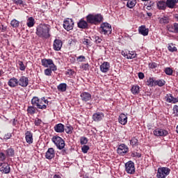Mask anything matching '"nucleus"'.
Wrapping results in <instances>:
<instances>
[{
    "label": "nucleus",
    "instance_id": "50",
    "mask_svg": "<svg viewBox=\"0 0 178 178\" xmlns=\"http://www.w3.org/2000/svg\"><path fill=\"white\" fill-rule=\"evenodd\" d=\"M131 156L132 157H137L140 159L142 156L141 153L137 152H131Z\"/></svg>",
    "mask_w": 178,
    "mask_h": 178
},
{
    "label": "nucleus",
    "instance_id": "21",
    "mask_svg": "<svg viewBox=\"0 0 178 178\" xmlns=\"http://www.w3.org/2000/svg\"><path fill=\"white\" fill-rule=\"evenodd\" d=\"M168 32L178 33V24L174 23L172 25L167 26Z\"/></svg>",
    "mask_w": 178,
    "mask_h": 178
},
{
    "label": "nucleus",
    "instance_id": "44",
    "mask_svg": "<svg viewBox=\"0 0 178 178\" xmlns=\"http://www.w3.org/2000/svg\"><path fill=\"white\" fill-rule=\"evenodd\" d=\"M52 71L53 70H51V68L49 67L44 70V74L47 76H51L52 74Z\"/></svg>",
    "mask_w": 178,
    "mask_h": 178
},
{
    "label": "nucleus",
    "instance_id": "28",
    "mask_svg": "<svg viewBox=\"0 0 178 178\" xmlns=\"http://www.w3.org/2000/svg\"><path fill=\"white\" fill-rule=\"evenodd\" d=\"M159 24H161V25L168 24L170 23L169 17L168 15H166V16H163L161 17H159Z\"/></svg>",
    "mask_w": 178,
    "mask_h": 178
},
{
    "label": "nucleus",
    "instance_id": "3",
    "mask_svg": "<svg viewBox=\"0 0 178 178\" xmlns=\"http://www.w3.org/2000/svg\"><path fill=\"white\" fill-rule=\"evenodd\" d=\"M51 141L59 150L63 149L65 148V146L66 145V143H65V140L60 136H54L51 138Z\"/></svg>",
    "mask_w": 178,
    "mask_h": 178
},
{
    "label": "nucleus",
    "instance_id": "54",
    "mask_svg": "<svg viewBox=\"0 0 178 178\" xmlns=\"http://www.w3.org/2000/svg\"><path fill=\"white\" fill-rule=\"evenodd\" d=\"M16 5L23 6V0H12Z\"/></svg>",
    "mask_w": 178,
    "mask_h": 178
},
{
    "label": "nucleus",
    "instance_id": "15",
    "mask_svg": "<svg viewBox=\"0 0 178 178\" xmlns=\"http://www.w3.org/2000/svg\"><path fill=\"white\" fill-rule=\"evenodd\" d=\"M18 86L24 88L27 87L29 86L28 77H26L25 76H21L18 80Z\"/></svg>",
    "mask_w": 178,
    "mask_h": 178
},
{
    "label": "nucleus",
    "instance_id": "6",
    "mask_svg": "<svg viewBox=\"0 0 178 178\" xmlns=\"http://www.w3.org/2000/svg\"><path fill=\"white\" fill-rule=\"evenodd\" d=\"M125 171L127 174L134 175L136 173L135 163L129 161L125 163Z\"/></svg>",
    "mask_w": 178,
    "mask_h": 178
},
{
    "label": "nucleus",
    "instance_id": "62",
    "mask_svg": "<svg viewBox=\"0 0 178 178\" xmlns=\"http://www.w3.org/2000/svg\"><path fill=\"white\" fill-rule=\"evenodd\" d=\"M17 122V118H13V126L16 127Z\"/></svg>",
    "mask_w": 178,
    "mask_h": 178
},
{
    "label": "nucleus",
    "instance_id": "48",
    "mask_svg": "<svg viewBox=\"0 0 178 178\" xmlns=\"http://www.w3.org/2000/svg\"><path fill=\"white\" fill-rule=\"evenodd\" d=\"M168 50L170 52H176L177 51L176 47L173 46V44L172 45H168Z\"/></svg>",
    "mask_w": 178,
    "mask_h": 178
},
{
    "label": "nucleus",
    "instance_id": "38",
    "mask_svg": "<svg viewBox=\"0 0 178 178\" xmlns=\"http://www.w3.org/2000/svg\"><path fill=\"white\" fill-rule=\"evenodd\" d=\"M165 84L164 79H159L155 81V86H158L159 87H163Z\"/></svg>",
    "mask_w": 178,
    "mask_h": 178
},
{
    "label": "nucleus",
    "instance_id": "26",
    "mask_svg": "<svg viewBox=\"0 0 178 178\" xmlns=\"http://www.w3.org/2000/svg\"><path fill=\"white\" fill-rule=\"evenodd\" d=\"M54 131L57 133H63L65 131V126L63 124H56L54 126Z\"/></svg>",
    "mask_w": 178,
    "mask_h": 178
},
{
    "label": "nucleus",
    "instance_id": "43",
    "mask_svg": "<svg viewBox=\"0 0 178 178\" xmlns=\"http://www.w3.org/2000/svg\"><path fill=\"white\" fill-rule=\"evenodd\" d=\"M80 143L81 145H85L88 143V138L84 136L80 138Z\"/></svg>",
    "mask_w": 178,
    "mask_h": 178
},
{
    "label": "nucleus",
    "instance_id": "10",
    "mask_svg": "<svg viewBox=\"0 0 178 178\" xmlns=\"http://www.w3.org/2000/svg\"><path fill=\"white\" fill-rule=\"evenodd\" d=\"M129 152V147L124 143H122L117 148V154L121 156H124Z\"/></svg>",
    "mask_w": 178,
    "mask_h": 178
},
{
    "label": "nucleus",
    "instance_id": "41",
    "mask_svg": "<svg viewBox=\"0 0 178 178\" xmlns=\"http://www.w3.org/2000/svg\"><path fill=\"white\" fill-rule=\"evenodd\" d=\"M15 154V150L13 148H8L6 150V156H14V154Z\"/></svg>",
    "mask_w": 178,
    "mask_h": 178
},
{
    "label": "nucleus",
    "instance_id": "46",
    "mask_svg": "<svg viewBox=\"0 0 178 178\" xmlns=\"http://www.w3.org/2000/svg\"><path fill=\"white\" fill-rule=\"evenodd\" d=\"M159 64H157L155 62H151L148 64V67L150 69H156V67H158Z\"/></svg>",
    "mask_w": 178,
    "mask_h": 178
},
{
    "label": "nucleus",
    "instance_id": "12",
    "mask_svg": "<svg viewBox=\"0 0 178 178\" xmlns=\"http://www.w3.org/2000/svg\"><path fill=\"white\" fill-rule=\"evenodd\" d=\"M0 171L3 174H9L10 172V167L8 163H1Z\"/></svg>",
    "mask_w": 178,
    "mask_h": 178
},
{
    "label": "nucleus",
    "instance_id": "31",
    "mask_svg": "<svg viewBox=\"0 0 178 178\" xmlns=\"http://www.w3.org/2000/svg\"><path fill=\"white\" fill-rule=\"evenodd\" d=\"M67 85L66 83H60L57 86V89L60 92H65L67 91Z\"/></svg>",
    "mask_w": 178,
    "mask_h": 178
},
{
    "label": "nucleus",
    "instance_id": "61",
    "mask_svg": "<svg viewBox=\"0 0 178 178\" xmlns=\"http://www.w3.org/2000/svg\"><path fill=\"white\" fill-rule=\"evenodd\" d=\"M61 154H63V155H66L67 154V149H61Z\"/></svg>",
    "mask_w": 178,
    "mask_h": 178
},
{
    "label": "nucleus",
    "instance_id": "13",
    "mask_svg": "<svg viewBox=\"0 0 178 178\" xmlns=\"http://www.w3.org/2000/svg\"><path fill=\"white\" fill-rule=\"evenodd\" d=\"M111 69V63L108 62H104L102 65H99L100 72L102 73H108Z\"/></svg>",
    "mask_w": 178,
    "mask_h": 178
},
{
    "label": "nucleus",
    "instance_id": "17",
    "mask_svg": "<svg viewBox=\"0 0 178 178\" xmlns=\"http://www.w3.org/2000/svg\"><path fill=\"white\" fill-rule=\"evenodd\" d=\"M62 46H63L62 40L56 39L54 41L53 49H54V51H60L61 48H62Z\"/></svg>",
    "mask_w": 178,
    "mask_h": 178
},
{
    "label": "nucleus",
    "instance_id": "33",
    "mask_svg": "<svg viewBox=\"0 0 178 178\" xmlns=\"http://www.w3.org/2000/svg\"><path fill=\"white\" fill-rule=\"evenodd\" d=\"M156 80H154V77H149L147 81V86L148 87H154L155 86Z\"/></svg>",
    "mask_w": 178,
    "mask_h": 178
},
{
    "label": "nucleus",
    "instance_id": "59",
    "mask_svg": "<svg viewBox=\"0 0 178 178\" xmlns=\"http://www.w3.org/2000/svg\"><path fill=\"white\" fill-rule=\"evenodd\" d=\"M138 78H139V79H143V78H145V74H143V72H139Z\"/></svg>",
    "mask_w": 178,
    "mask_h": 178
},
{
    "label": "nucleus",
    "instance_id": "47",
    "mask_svg": "<svg viewBox=\"0 0 178 178\" xmlns=\"http://www.w3.org/2000/svg\"><path fill=\"white\" fill-rule=\"evenodd\" d=\"M76 60L78 63H83L86 62V56H79L76 58Z\"/></svg>",
    "mask_w": 178,
    "mask_h": 178
},
{
    "label": "nucleus",
    "instance_id": "63",
    "mask_svg": "<svg viewBox=\"0 0 178 178\" xmlns=\"http://www.w3.org/2000/svg\"><path fill=\"white\" fill-rule=\"evenodd\" d=\"M121 54H122V56H123L124 57L128 56V52H124V51H122Z\"/></svg>",
    "mask_w": 178,
    "mask_h": 178
},
{
    "label": "nucleus",
    "instance_id": "29",
    "mask_svg": "<svg viewBox=\"0 0 178 178\" xmlns=\"http://www.w3.org/2000/svg\"><path fill=\"white\" fill-rule=\"evenodd\" d=\"M156 6H158V9L161 10H165L166 9V2L163 0H160L156 3Z\"/></svg>",
    "mask_w": 178,
    "mask_h": 178
},
{
    "label": "nucleus",
    "instance_id": "36",
    "mask_svg": "<svg viewBox=\"0 0 178 178\" xmlns=\"http://www.w3.org/2000/svg\"><path fill=\"white\" fill-rule=\"evenodd\" d=\"M74 128L72 125L68 124L65 128V131L67 134H72Z\"/></svg>",
    "mask_w": 178,
    "mask_h": 178
},
{
    "label": "nucleus",
    "instance_id": "58",
    "mask_svg": "<svg viewBox=\"0 0 178 178\" xmlns=\"http://www.w3.org/2000/svg\"><path fill=\"white\" fill-rule=\"evenodd\" d=\"M0 31L2 33H4L7 31V26H4V25H1L0 26Z\"/></svg>",
    "mask_w": 178,
    "mask_h": 178
},
{
    "label": "nucleus",
    "instance_id": "51",
    "mask_svg": "<svg viewBox=\"0 0 178 178\" xmlns=\"http://www.w3.org/2000/svg\"><path fill=\"white\" fill-rule=\"evenodd\" d=\"M18 64H19V70H20L21 71H24L25 69H26V67H25V65H24L23 61L19 60V61H18Z\"/></svg>",
    "mask_w": 178,
    "mask_h": 178
},
{
    "label": "nucleus",
    "instance_id": "5",
    "mask_svg": "<svg viewBox=\"0 0 178 178\" xmlns=\"http://www.w3.org/2000/svg\"><path fill=\"white\" fill-rule=\"evenodd\" d=\"M42 66L44 67L51 68L53 72L57 71V66L54 64L53 60L51 59H42L41 60Z\"/></svg>",
    "mask_w": 178,
    "mask_h": 178
},
{
    "label": "nucleus",
    "instance_id": "39",
    "mask_svg": "<svg viewBox=\"0 0 178 178\" xmlns=\"http://www.w3.org/2000/svg\"><path fill=\"white\" fill-rule=\"evenodd\" d=\"M10 26L14 29H17L19 26V22L16 19L10 21Z\"/></svg>",
    "mask_w": 178,
    "mask_h": 178
},
{
    "label": "nucleus",
    "instance_id": "35",
    "mask_svg": "<svg viewBox=\"0 0 178 178\" xmlns=\"http://www.w3.org/2000/svg\"><path fill=\"white\" fill-rule=\"evenodd\" d=\"M127 1H128L127 3V8L130 9H133L136 4V0H127Z\"/></svg>",
    "mask_w": 178,
    "mask_h": 178
},
{
    "label": "nucleus",
    "instance_id": "56",
    "mask_svg": "<svg viewBox=\"0 0 178 178\" xmlns=\"http://www.w3.org/2000/svg\"><path fill=\"white\" fill-rule=\"evenodd\" d=\"M42 123V120L40 119V118H37L35 120V125L36 127H39Z\"/></svg>",
    "mask_w": 178,
    "mask_h": 178
},
{
    "label": "nucleus",
    "instance_id": "9",
    "mask_svg": "<svg viewBox=\"0 0 178 178\" xmlns=\"http://www.w3.org/2000/svg\"><path fill=\"white\" fill-rule=\"evenodd\" d=\"M74 26V22L72 19L67 18L63 21V29L66 30V31H70L73 30Z\"/></svg>",
    "mask_w": 178,
    "mask_h": 178
},
{
    "label": "nucleus",
    "instance_id": "1",
    "mask_svg": "<svg viewBox=\"0 0 178 178\" xmlns=\"http://www.w3.org/2000/svg\"><path fill=\"white\" fill-rule=\"evenodd\" d=\"M50 25L48 24H40L36 28V35L40 38H50L51 35L49 33L50 32Z\"/></svg>",
    "mask_w": 178,
    "mask_h": 178
},
{
    "label": "nucleus",
    "instance_id": "57",
    "mask_svg": "<svg viewBox=\"0 0 178 178\" xmlns=\"http://www.w3.org/2000/svg\"><path fill=\"white\" fill-rule=\"evenodd\" d=\"M82 42L85 45H87V46L90 45V40L89 39L84 38V39H83Z\"/></svg>",
    "mask_w": 178,
    "mask_h": 178
},
{
    "label": "nucleus",
    "instance_id": "60",
    "mask_svg": "<svg viewBox=\"0 0 178 178\" xmlns=\"http://www.w3.org/2000/svg\"><path fill=\"white\" fill-rule=\"evenodd\" d=\"M0 159H1V161L6 160V156L4 153H0Z\"/></svg>",
    "mask_w": 178,
    "mask_h": 178
},
{
    "label": "nucleus",
    "instance_id": "30",
    "mask_svg": "<svg viewBox=\"0 0 178 178\" xmlns=\"http://www.w3.org/2000/svg\"><path fill=\"white\" fill-rule=\"evenodd\" d=\"M35 24V19L33 17L27 19L26 26L28 28H33Z\"/></svg>",
    "mask_w": 178,
    "mask_h": 178
},
{
    "label": "nucleus",
    "instance_id": "27",
    "mask_svg": "<svg viewBox=\"0 0 178 178\" xmlns=\"http://www.w3.org/2000/svg\"><path fill=\"white\" fill-rule=\"evenodd\" d=\"M177 3L178 0H166V6L170 9H174Z\"/></svg>",
    "mask_w": 178,
    "mask_h": 178
},
{
    "label": "nucleus",
    "instance_id": "4",
    "mask_svg": "<svg viewBox=\"0 0 178 178\" xmlns=\"http://www.w3.org/2000/svg\"><path fill=\"white\" fill-rule=\"evenodd\" d=\"M170 172V169L166 167L159 168L156 172V178H165Z\"/></svg>",
    "mask_w": 178,
    "mask_h": 178
},
{
    "label": "nucleus",
    "instance_id": "55",
    "mask_svg": "<svg viewBox=\"0 0 178 178\" xmlns=\"http://www.w3.org/2000/svg\"><path fill=\"white\" fill-rule=\"evenodd\" d=\"M12 138V134L11 133H8L4 135L3 139L4 140H9Z\"/></svg>",
    "mask_w": 178,
    "mask_h": 178
},
{
    "label": "nucleus",
    "instance_id": "32",
    "mask_svg": "<svg viewBox=\"0 0 178 178\" xmlns=\"http://www.w3.org/2000/svg\"><path fill=\"white\" fill-rule=\"evenodd\" d=\"M132 94L138 95L140 93V86L138 85H134L131 89Z\"/></svg>",
    "mask_w": 178,
    "mask_h": 178
},
{
    "label": "nucleus",
    "instance_id": "11",
    "mask_svg": "<svg viewBox=\"0 0 178 178\" xmlns=\"http://www.w3.org/2000/svg\"><path fill=\"white\" fill-rule=\"evenodd\" d=\"M40 102V99L38 97H33V99H31V104L33 106H37V108L38 109H41V110H45L47 108V104H39Z\"/></svg>",
    "mask_w": 178,
    "mask_h": 178
},
{
    "label": "nucleus",
    "instance_id": "53",
    "mask_svg": "<svg viewBox=\"0 0 178 178\" xmlns=\"http://www.w3.org/2000/svg\"><path fill=\"white\" fill-rule=\"evenodd\" d=\"M173 114L175 117H178V106L174 105L173 106Z\"/></svg>",
    "mask_w": 178,
    "mask_h": 178
},
{
    "label": "nucleus",
    "instance_id": "20",
    "mask_svg": "<svg viewBox=\"0 0 178 178\" xmlns=\"http://www.w3.org/2000/svg\"><path fill=\"white\" fill-rule=\"evenodd\" d=\"M55 149L54 148H49L46 152V154L44 156L46 157L47 159L48 160H51L53 158L55 157Z\"/></svg>",
    "mask_w": 178,
    "mask_h": 178
},
{
    "label": "nucleus",
    "instance_id": "34",
    "mask_svg": "<svg viewBox=\"0 0 178 178\" xmlns=\"http://www.w3.org/2000/svg\"><path fill=\"white\" fill-rule=\"evenodd\" d=\"M92 38L93 39V41L96 44H101V42L103 41L102 40V36H99L97 35H94Z\"/></svg>",
    "mask_w": 178,
    "mask_h": 178
},
{
    "label": "nucleus",
    "instance_id": "18",
    "mask_svg": "<svg viewBox=\"0 0 178 178\" xmlns=\"http://www.w3.org/2000/svg\"><path fill=\"white\" fill-rule=\"evenodd\" d=\"M80 97L83 102H88L92 99V95L89 92H86L81 93Z\"/></svg>",
    "mask_w": 178,
    "mask_h": 178
},
{
    "label": "nucleus",
    "instance_id": "23",
    "mask_svg": "<svg viewBox=\"0 0 178 178\" xmlns=\"http://www.w3.org/2000/svg\"><path fill=\"white\" fill-rule=\"evenodd\" d=\"M118 121L120 124H121L122 126H124L128 122V117L125 114L122 113L119 116Z\"/></svg>",
    "mask_w": 178,
    "mask_h": 178
},
{
    "label": "nucleus",
    "instance_id": "8",
    "mask_svg": "<svg viewBox=\"0 0 178 178\" xmlns=\"http://www.w3.org/2000/svg\"><path fill=\"white\" fill-rule=\"evenodd\" d=\"M153 134L156 137H166L169 135L168 131L162 128H156Z\"/></svg>",
    "mask_w": 178,
    "mask_h": 178
},
{
    "label": "nucleus",
    "instance_id": "24",
    "mask_svg": "<svg viewBox=\"0 0 178 178\" xmlns=\"http://www.w3.org/2000/svg\"><path fill=\"white\" fill-rule=\"evenodd\" d=\"M138 33L143 36H147L149 29L146 28L145 25H141L138 27Z\"/></svg>",
    "mask_w": 178,
    "mask_h": 178
},
{
    "label": "nucleus",
    "instance_id": "52",
    "mask_svg": "<svg viewBox=\"0 0 178 178\" xmlns=\"http://www.w3.org/2000/svg\"><path fill=\"white\" fill-rule=\"evenodd\" d=\"M89 67H90V65L88 63H86V64H82L80 67L83 71H87L89 70Z\"/></svg>",
    "mask_w": 178,
    "mask_h": 178
},
{
    "label": "nucleus",
    "instance_id": "64",
    "mask_svg": "<svg viewBox=\"0 0 178 178\" xmlns=\"http://www.w3.org/2000/svg\"><path fill=\"white\" fill-rule=\"evenodd\" d=\"M69 75L72 76L74 74V72L72 70H69L68 72H67Z\"/></svg>",
    "mask_w": 178,
    "mask_h": 178
},
{
    "label": "nucleus",
    "instance_id": "7",
    "mask_svg": "<svg viewBox=\"0 0 178 178\" xmlns=\"http://www.w3.org/2000/svg\"><path fill=\"white\" fill-rule=\"evenodd\" d=\"M100 29H102V31H100V33H103L104 35H111L112 33L111 25L107 22L103 23L100 26Z\"/></svg>",
    "mask_w": 178,
    "mask_h": 178
},
{
    "label": "nucleus",
    "instance_id": "40",
    "mask_svg": "<svg viewBox=\"0 0 178 178\" xmlns=\"http://www.w3.org/2000/svg\"><path fill=\"white\" fill-rule=\"evenodd\" d=\"M137 54L134 51H128V56L127 57V59H133L136 58Z\"/></svg>",
    "mask_w": 178,
    "mask_h": 178
},
{
    "label": "nucleus",
    "instance_id": "2",
    "mask_svg": "<svg viewBox=\"0 0 178 178\" xmlns=\"http://www.w3.org/2000/svg\"><path fill=\"white\" fill-rule=\"evenodd\" d=\"M103 20V17L100 14L92 15L89 14L86 16V21L88 24L92 25H97Z\"/></svg>",
    "mask_w": 178,
    "mask_h": 178
},
{
    "label": "nucleus",
    "instance_id": "42",
    "mask_svg": "<svg viewBox=\"0 0 178 178\" xmlns=\"http://www.w3.org/2000/svg\"><path fill=\"white\" fill-rule=\"evenodd\" d=\"M27 113L30 115H34L35 113V108L32 106H28Z\"/></svg>",
    "mask_w": 178,
    "mask_h": 178
},
{
    "label": "nucleus",
    "instance_id": "49",
    "mask_svg": "<svg viewBox=\"0 0 178 178\" xmlns=\"http://www.w3.org/2000/svg\"><path fill=\"white\" fill-rule=\"evenodd\" d=\"M165 73L168 76H171L173 74V70L170 67H166L165 69Z\"/></svg>",
    "mask_w": 178,
    "mask_h": 178
},
{
    "label": "nucleus",
    "instance_id": "22",
    "mask_svg": "<svg viewBox=\"0 0 178 178\" xmlns=\"http://www.w3.org/2000/svg\"><path fill=\"white\" fill-rule=\"evenodd\" d=\"M8 85L10 88H15L19 86L18 79L15 77H13L12 79H10L8 82Z\"/></svg>",
    "mask_w": 178,
    "mask_h": 178
},
{
    "label": "nucleus",
    "instance_id": "14",
    "mask_svg": "<svg viewBox=\"0 0 178 178\" xmlns=\"http://www.w3.org/2000/svg\"><path fill=\"white\" fill-rule=\"evenodd\" d=\"M25 140L27 144L31 145L33 143V134L31 131H26Z\"/></svg>",
    "mask_w": 178,
    "mask_h": 178
},
{
    "label": "nucleus",
    "instance_id": "37",
    "mask_svg": "<svg viewBox=\"0 0 178 178\" xmlns=\"http://www.w3.org/2000/svg\"><path fill=\"white\" fill-rule=\"evenodd\" d=\"M138 139L136 138H132L131 140H130V145L132 146V147L138 146Z\"/></svg>",
    "mask_w": 178,
    "mask_h": 178
},
{
    "label": "nucleus",
    "instance_id": "16",
    "mask_svg": "<svg viewBox=\"0 0 178 178\" xmlns=\"http://www.w3.org/2000/svg\"><path fill=\"white\" fill-rule=\"evenodd\" d=\"M105 117V114L102 112H97L92 115V120L94 122H101L102 121L103 118Z\"/></svg>",
    "mask_w": 178,
    "mask_h": 178
},
{
    "label": "nucleus",
    "instance_id": "45",
    "mask_svg": "<svg viewBox=\"0 0 178 178\" xmlns=\"http://www.w3.org/2000/svg\"><path fill=\"white\" fill-rule=\"evenodd\" d=\"M90 150V147L86 145H83L81 147V151L83 154H86Z\"/></svg>",
    "mask_w": 178,
    "mask_h": 178
},
{
    "label": "nucleus",
    "instance_id": "25",
    "mask_svg": "<svg viewBox=\"0 0 178 178\" xmlns=\"http://www.w3.org/2000/svg\"><path fill=\"white\" fill-rule=\"evenodd\" d=\"M165 100L169 103L176 104L178 102V97L175 98L174 97L173 95H171V94L166 95Z\"/></svg>",
    "mask_w": 178,
    "mask_h": 178
},
{
    "label": "nucleus",
    "instance_id": "19",
    "mask_svg": "<svg viewBox=\"0 0 178 178\" xmlns=\"http://www.w3.org/2000/svg\"><path fill=\"white\" fill-rule=\"evenodd\" d=\"M89 23L87 20L81 19L77 22V27L81 29H89Z\"/></svg>",
    "mask_w": 178,
    "mask_h": 178
}]
</instances>
